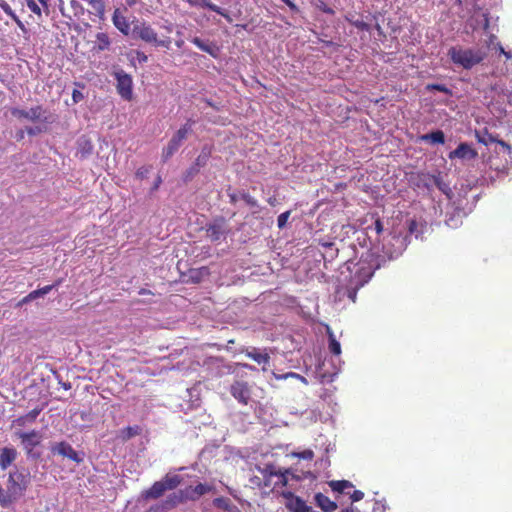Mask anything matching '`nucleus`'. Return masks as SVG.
<instances>
[{
	"instance_id": "f257e3e1",
	"label": "nucleus",
	"mask_w": 512,
	"mask_h": 512,
	"mask_svg": "<svg viewBox=\"0 0 512 512\" xmlns=\"http://www.w3.org/2000/svg\"><path fill=\"white\" fill-rule=\"evenodd\" d=\"M448 56L451 61L464 69H471L481 63L486 54L481 49H463L461 47H451L448 50Z\"/></svg>"
},
{
	"instance_id": "f03ea898",
	"label": "nucleus",
	"mask_w": 512,
	"mask_h": 512,
	"mask_svg": "<svg viewBox=\"0 0 512 512\" xmlns=\"http://www.w3.org/2000/svg\"><path fill=\"white\" fill-rule=\"evenodd\" d=\"M133 34L145 43L166 49L171 47V38L168 36L158 38V34L155 29L146 21H137L133 26Z\"/></svg>"
},
{
	"instance_id": "7ed1b4c3",
	"label": "nucleus",
	"mask_w": 512,
	"mask_h": 512,
	"mask_svg": "<svg viewBox=\"0 0 512 512\" xmlns=\"http://www.w3.org/2000/svg\"><path fill=\"white\" fill-rule=\"evenodd\" d=\"M32 414L28 413L12 422V434L17 440H20L27 453L32 452Z\"/></svg>"
},
{
	"instance_id": "20e7f679",
	"label": "nucleus",
	"mask_w": 512,
	"mask_h": 512,
	"mask_svg": "<svg viewBox=\"0 0 512 512\" xmlns=\"http://www.w3.org/2000/svg\"><path fill=\"white\" fill-rule=\"evenodd\" d=\"M193 122L188 120L184 125H182L176 133L172 136L167 146L162 150V159L166 162L170 159L174 153L180 148L182 142L187 138L188 134L192 130Z\"/></svg>"
},
{
	"instance_id": "39448f33",
	"label": "nucleus",
	"mask_w": 512,
	"mask_h": 512,
	"mask_svg": "<svg viewBox=\"0 0 512 512\" xmlns=\"http://www.w3.org/2000/svg\"><path fill=\"white\" fill-rule=\"evenodd\" d=\"M289 470H277L273 465H266L262 474L264 477V486L269 487L273 485V489L285 487L288 484Z\"/></svg>"
},
{
	"instance_id": "423d86ee",
	"label": "nucleus",
	"mask_w": 512,
	"mask_h": 512,
	"mask_svg": "<svg viewBox=\"0 0 512 512\" xmlns=\"http://www.w3.org/2000/svg\"><path fill=\"white\" fill-rule=\"evenodd\" d=\"M116 79V90L122 99L131 101L133 99V79L132 76L122 69L113 72Z\"/></svg>"
},
{
	"instance_id": "0eeeda50",
	"label": "nucleus",
	"mask_w": 512,
	"mask_h": 512,
	"mask_svg": "<svg viewBox=\"0 0 512 512\" xmlns=\"http://www.w3.org/2000/svg\"><path fill=\"white\" fill-rule=\"evenodd\" d=\"M355 266L356 270L351 283H356V287H362L371 279L377 266L363 258Z\"/></svg>"
},
{
	"instance_id": "6e6552de",
	"label": "nucleus",
	"mask_w": 512,
	"mask_h": 512,
	"mask_svg": "<svg viewBox=\"0 0 512 512\" xmlns=\"http://www.w3.org/2000/svg\"><path fill=\"white\" fill-rule=\"evenodd\" d=\"M230 393L242 405H248L251 399V388L245 381H235L230 386Z\"/></svg>"
},
{
	"instance_id": "1a4fd4ad",
	"label": "nucleus",
	"mask_w": 512,
	"mask_h": 512,
	"mask_svg": "<svg viewBox=\"0 0 512 512\" xmlns=\"http://www.w3.org/2000/svg\"><path fill=\"white\" fill-rule=\"evenodd\" d=\"M281 495L286 499L285 506L291 512H308L312 510L306 502L291 491H283Z\"/></svg>"
},
{
	"instance_id": "9d476101",
	"label": "nucleus",
	"mask_w": 512,
	"mask_h": 512,
	"mask_svg": "<svg viewBox=\"0 0 512 512\" xmlns=\"http://www.w3.org/2000/svg\"><path fill=\"white\" fill-rule=\"evenodd\" d=\"M207 236L211 241L220 240L228 232L227 223L224 217H218L207 227Z\"/></svg>"
},
{
	"instance_id": "9b49d317",
	"label": "nucleus",
	"mask_w": 512,
	"mask_h": 512,
	"mask_svg": "<svg viewBox=\"0 0 512 512\" xmlns=\"http://www.w3.org/2000/svg\"><path fill=\"white\" fill-rule=\"evenodd\" d=\"M28 483V474H24L20 471H14L9 475L8 486L14 489V494L21 495L22 492L27 488Z\"/></svg>"
},
{
	"instance_id": "f8f14e48",
	"label": "nucleus",
	"mask_w": 512,
	"mask_h": 512,
	"mask_svg": "<svg viewBox=\"0 0 512 512\" xmlns=\"http://www.w3.org/2000/svg\"><path fill=\"white\" fill-rule=\"evenodd\" d=\"M478 156L477 151L468 143L463 142L458 147L449 152L448 157L450 160L462 159V160H473Z\"/></svg>"
},
{
	"instance_id": "ddd939ff",
	"label": "nucleus",
	"mask_w": 512,
	"mask_h": 512,
	"mask_svg": "<svg viewBox=\"0 0 512 512\" xmlns=\"http://www.w3.org/2000/svg\"><path fill=\"white\" fill-rule=\"evenodd\" d=\"M214 487L212 485L206 483H199L195 487L189 486L184 491L186 494V499L191 501L198 500L201 496L212 492Z\"/></svg>"
},
{
	"instance_id": "4468645a",
	"label": "nucleus",
	"mask_w": 512,
	"mask_h": 512,
	"mask_svg": "<svg viewBox=\"0 0 512 512\" xmlns=\"http://www.w3.org/2000/svg\"><path fill=\"white\" fill-rule=\"evenodd\" d=\"M53 452H55L63 457H67L76 463H79L82 461V458L79 457L78 453L73 449V447L69 443L64 442V441L58 443L53 448Z\"/></svg>"
},
{
	"instance_id": "2eb2a0df",
	"label": "nucleus",
	"mask_w": 512,
	"mask_h": 512,
	"mask_svg": "<svg viewBox=\"0 0 512 512\" xmlns=\"http://www.w3.org/2000/svg\"><path fill=\"white\" fill-rule=\"evenodd\" d=\"M17 450L13 447H3L0 449V468L6 470L17 458Z\"/></svg>"
},
{
	"instance_id": "dca6fc26",
	"label": "nucleus",
	"mask_w": 512,
	"mask_h": 512,
	"mask_svg": "<svg viewBox=\"0 0 512 512\" xmlns=\"http://www.w3.org/2000/svg\"><path fill=\"white\" fill-rule=\"evenodd\" d=\"M242 353L256 363L263 364L264 366L270 361V355L267 352H262L260 349L255 347L243 349Z\"/></svg>"
},
{
	"instance_id": "f3484780",
	"label": "nucleus",
	"mask_w": 512,
	"mask_h": 512,
	"mask_svg": "<svg viewBox=\"0 0 512 512\" xmlns=\"http://www.w3.org/2000/svg\"><path fill=\"white\" fill-rule=\"evenodd\" d=\"M112 22L114 26L124 35H128L130 32V25L127 18L123 15L119 8H116L113 12Z\"/></svg>"
},
{
	"instance_id": "a211bd4d",
	"label": "nucleus",
	"mask_w": 512,
	"mask_h": 512,
	"mask_svg": "<svg viewBox=\"0 0 512 512\" xmlns=\"http://www.w3.org/2000/svg\"><path fill=\"white\" fill-rule=\"evenodd\" d=\"M315 504L324 512H334L337 509V503L321 492L314 495Z\"/></svg>"
},
{
	"instance_id": "6ab92c4d",
	"label": "nucleus",
	"mask_w": 512,
	"mask_h": 512,
	"mask_svg": "<svg viewBox=\"0 0 512 512\" xmlns=\"http://www.w3.org/2000/svg\"><path fill=\"white\" fill-rule=\"evenodd\" d=\"M186 500L187 499L184 490H181L178 493L170 494L162 503V510H170L176 507L178 504L185 502Z\"/></svg>"
},
{
	"instance_id": "aec40b11",
	"label": "nucleus",
	"mask_w": 512,
	"mask_h": 512,
	"mask_svg": "<svg viewBox=\"0 0 512 512\" xmlns=\"http://www.w3.org/2000/svg\"><path fill=\"white\" fill-rule=\"evenodd\" d=\"M191 42L195 46H197L201 51L206 52V53L210 54L213 57H217V54L219 52V48L217 47L216 44L208 42V41H203L199 37L192 38Z\"/></svg>"
},
{
	"instance_id": "412c9836",
	"label": "nucleus",
	"mask_w": 512,
	"mask_h": 512,
	"mask_svg": "<svg viewBox=\"0 0 512 512\" xmlns=\"http://www.w3.org/2000/svg\"><path fill=\"white\" fill-rule=\"evenodd\" d=\"M165 491L166 490L161 481H156L148 490L142 493V497L146 500L158 499L164 494Z\"/></svg>"
},
{
	"instance_id": "4be33fe9",
	"label": "nucleus",
	"mask_w": 512,
	"mask_h": 512,
	"mask_svg": "<svg viewBox=\"0 0 512 512\" xmlns=\"http://www.w3.org/2000/svg\"><path fill=\"white\" fill-rule=\"evenodd\" d=\"M433 176L434 175L430 173L419 172L416 174L417 181L415 182V185L419 188L423 187L428 191H432L434 188V182L432 181Z\"/></svg>"
},
{
	"instance_id": "5701e85b",
	"label": "nucleus",
	"mask_w": 512,
	"mask_h": 512,
	"mask_svg": "<svg viewBox=\"0 0 512 512\" xmlns=\"http://www.w3.org/2000/svg\"><path fill=\"white\" fill-rule=\"evenodd\" d=\"M199 7H202V8H207L219 15H221L222 17H224L228 22H232V18L230 17V15L228 13L225 12V10H223L221 7L213 4L211 2V0H198V5Z\"/></svg>"
},
{
	"instance_id": "b1692460",
	"label": "nucleus",
	"mask_w": 512,
	"mask_h": 512,
	"mask_svg": "<svg viewBox=\"0 0 512 512\" xmlns=\"http://www.w3.org/2000/svg\"><path fill=\"white\" fill-rule=\"evenodd\" d=\"M142 428L139 425L127 426L120 430L119 437L123 442L130 440L131 438L140 435Z\"/></svg>"
},
{
	"instance_id": "393cba45",
	"label": "nucleus",
	"mask_w": 512,
	"mask_h": 512,
	"mask_svg": "<svg viewBox=\"0 0 512 512\" xmlns=\"http://www.w3.org/2000/svg\"><path fill=\"white\" fill-rule=\"evenodd\" d=\"M19 496V494H14V489L9 486L7 490L0 487V504L4 507L12 504Z\"/></svg>"
},
{
	"instance_id": "a878e982",
	"label": "nucleus",
	"mask_w": 512,
	"mask_h": 512,
	"mask_svg": "<svg viewBox=\"0 0 512 512\" xmlns=\"http://www.w3.org/2000/svg\"><path fill=\"white\" fill-rule=\"evenodd\" d=\"M212 154V146L205 145L202 147L200 154L195 159V162L193 163L195 166H197L199 169L202 167H205L207 165V162Z\"/></svg>"
},
{
	"instance_id": "bb28decb",
	"label": "nucleus",
	"mask_w": 512,
	"mask_h": 512,
	"mask_svg": "<svg viewBox=\"0 0 512 512\" xmlns=\"http://www.w3.org/2000/svg\"><path fill=\"white\" fill-rule=\"evenodd\" d=\"M432 181L434 182V187L438 188L448 198L452 197V189L450 185L443 180L440 172L433 176Z\"/></svg>"
},
{
	"instance_id": "cd10ccee",
	"label": "nucleus",
	"mask_w": 512,
	"mask_h": 512,
	"mask_svg": "<svg viewBox=\"0 0 512 512\" xmlns=\"http://www.w3.org/2000/svg\"><path fill=\"white\" fill-rule=\"evenodd\" d=\"M421 140L424 142H429L431 144H444L445 135L442 130H436L428 134H424L421 137Z\"/></svg>"
},
{
	"instance_id": "c85d7f7f",
	"label": "nucleus",
	"mask_w": 512,
	"mask_h": 512,
	"mask_svg": "<svg viewBox=\"0 0 512 512\" xmlns=\"http://www.w3.org/2000/svg\"><path fill=\"white\" fill-rule=\"evenodd\" d=\"M329 487L332 489L333 492L337 493H346L347 489L353 488V484L348 480H332L328 482Z\"/></svg>"
},
{
	"instance_id": "c756f323",
	"label": "nucleus",
	"mask_w": 512,
	"mask_h": 512,
	"mask_svg": "<svg viewBox=\"0 0 512 512\" xmlns=\"http://www.w3.org/2000/svg\"><path fill=\"white\" fill-rule=\"evenodd\" d=\"M160 481L163 484L165 490H173L181 484L182 477L177 474H166Z\"/></svg>"
},
{
	"instance_id": "7c9ffc66",
	"label": "nucleus",
	"mask_w": 512,
	"mask_h": 512,
	"mask_svg": "<svg viewBox=\"0 0 512 512\" xmlns=\"http://www.w3.org/2000/svg\"><path fill=\"white\" fill-rule=\"evenodd\" d=\"M110 45H111V41H110L108 34H106L104 32H99L96 34V44L93 47L94 50H96L98 52L105 51L110 48Z\"/></svg>"
},
{
	"instance_id": "2f4dec72",
	"label": "nucleus",
	"mask_w": 512,
	"mask_h": 512,
	"mask_svg": "<svg viewBox=\"0 0 512 512\" xmlns=\"http://www.w3.org/2000/svg\"><path fill=\"white\" fill-rule=\"evenodd\" d=\"M92 9V13L103 20L105 17V2L104 0H86Z\"/></svg>"
},
{
	"instance_id": "473e14b6",
	"label": "nucleus",
	"mask_w": 512,
	"mask_h": 512,
	"mask_svg": "<svg viewBox=\"0 0 512 512\" xmlns=\"http://www.w3.org/2000/svg\"><path fill=\"white\" fill-rule=\"evenodd\" d=\"M213 505L217 508L223 509L224 511H231L234 506L232 505L229 498L217 497L213 500Z\"/></svg>"
},
{
	"instance_id": "72a5a7b5",
	"label": "nucleus",
	"mask_w": 512,
	"mask_h": 512,
	"mask_svg": "<svg viewBox=\"0 0 512 512\" xmlns=\"http://www.w3.org/2000/svg\"><path fill=\"white\" fill-rule=\"evenodd\" d=\"M328 335H329V351L333 354V355H340L341 354V345L340 343L336 340V338L334 337L333 333L328 331Z\"/></svg>"
},
{
	"instance_id": "f704fd0d",
	"label": "nucleus",
	"mask_w": 512,
	"mask_h": 512,
	"mask_svg": "<svg viewBox=\"0 0 512 512\" xmlns=\"http://www.w3.org/2000/svg\"><path fill=\"white\" fill-rule=\"evenodd\" d=\"M311 4L323 13L334 15L335 11L329 7L323 0H312Z\"/></svg>"
},
{
	"instance_id": "c9c22d12",
	"label": "nucleus",
	"mask_w": 512,
	"mask_h": 512,
	"mask_svg": "<svg viewBox=\"0 0 512 512\" xmlns=\"http://www.w3.org/2000/svg\"><path fill=\"white\" fill-rule=\"evenodd\" d=\"M426 89L428 91H432V90H436V91H439V92H442V93H445L449 96L452 95V91L451 89H449L446 85L444 84H438V83H432V84H427L426 86Z\"/></svg>"
},
{
	"instance_id": "e433bc0d",
	"label": "nucleus",
	"mask_w": 512,
	"mask_h": 512,
	"mask_svg": "<svg viewBox=\"0 0 512 512\" xmlns=\"http://www.w3.org/2000/svg\"><path fill=\"white\" fill-rule=\"evenodd\" d=\"M70 4H71V8L73 9L74 16L80 17L81 15L84 14V11H85L84 7L78 0H71Z\"/></svg>"
},
{
	"instance_id": "4c0bfd02",
	"label": "nucleus",
	"mask_w": 512,
	"mask_h": 512,
	"mask_svg": "<svg viewBox=\"0 0 512 512\" xmlns=\"http://www.w3.org/2000/svg\"><path fill=\"white\" fill-rule=\"evenodd\" d=\"M290 214H291V210H288V211H285L283 213H281L278 218H277V225H278V228L279 229H283L286 224H287V221L290 217Z\"/></svg>"
},
{
	"instance_id": "58836bf2",
	"label": "nucleus",
	"mask_w": 512,
	"mask_h": 512,
	"mask_svg": "<svg viewBox=\"0 0 512 512\" xmlns=\"http://www.w3.org/2000/svg\"><path fill=\"white\" fill-rule=\"evenodd\" d=\"M293 456L297 457L299 459H304V460L310 461L314 458V452L311 449H306L301 452H294Z\"/></svg>"
},
{
	"instance_id": "ea45409f",
	"label": "nucleus",
	"mask_w": 512,
	"mask_h": 512,
	"mask_svg": "<svg viewBox=\"0 0 512 512\" xmlns=\"http://www.w3.org/2000/svg\"><path fill=\"white\" fill-rule=\"evenodd\" d=\"M346 20L361 31H370V25L362 20H351L348 17H346Z\"/></svg>"
},
{
	"instance_id": "a19ab883",
	"label": "nucleus",
	"mask_w": 512,
	"mask_h": 512,
	"mask_svg": "<svg viewBox=\"0 0 512 512\" xmlns=\"http://www.w3.org/2000/svg\"><path fill=\"white\" fill-rule=\"evenodd\" d=\"M151 168H152L151 166H141L135 172V177L139 180H143V179L147 178L148 174L151 171Z\"/></svg>"
},
{
	"instance_id": "79ce46f5",
	"label": "nucleus",
	"mask_w": 512,
	"mask_h": 512,
	"mask_svg": "<svg viewBox=\"0 0 512 512\" xmlns=\"http://www.w3.org/2000/svg\"><path fill=\"white\" fill-rule=\"evenodd\" d=\"M200 169L195 166L194 164H192L186 171L185 175H184V180L185 181H190L191 179H193L198 173H199Z\"/></svg>"
},
{
	"instance_id": "37998d69",
	"label": "nucleus",
	"mask_w": 512,
	"mask_h": 512,
	"mask_svg": "<svg viewBox=\"0 0 512 512\" xmlns=\"http://www.w3.org/2000/svg\"><path fill=\"white\" fill-rule=\"evenodd\" d=\"M241 199L245 201V203L251 207H255L258 205L257 200L251 196L249 193L243 192L241 193Z\"/></svg>"
},
{
	"instance_id": "c03bdc74",
	"label": "nucleus",
	"mask_w": 512,
	"mask_h": 512,
	"mask_svg": "<svg viewBox=\"0 0 512 512\" xmlns=\"http://www.w3.org/2000/svg\"><path fill=\"white\" fill-rule=\"evenodd\" d=\"M11 115L17 119H28L29 118L28 112L21 110V109H17V108L11 109Z\"/></svg>"
},
{
	"instance_id": "a18cd8bd",
	"label": "nucleus",
	"mask_w": 512,
	"mask_h": 512,
	"mask_svg": "<svg viewBox=\"0 0 512 512\" xmlns=\"http://www.w3.org/2000/svg\"><path fill=\"white\" fill-rule=\"evenodd\" d=\"M55 285H47L43 288H39L37 290H34V299L41 297L45 294H47Z\"/></svg>"
},
{
	"instance_id": "49530a36",
	"label": "nucleus",
	"mask_w": 512,
	"mask_h": 512,
	"mask_svg": "<svg viewBox=\"0 0 512 512\" xmlns=\"http://www.w3.org/2000/svg\"><path fill=\"white\" fill-rule=\"evenodd\" d=\"M353 284V287H350L348 290H347V296L348 298L352 301V302H355L356 301V297H357V291L360 287H356V283H352Z\"/></svg>"
},
{
	"instance_id": "de8ad7c7",
	"label": "nucleus",
	"mask_w": 512,
	"mask_h": 512,
	"mask_svg": "<svg viewBox=\"0 0 512 512\" xmlns=\"http://www.w3.org/2000/svg\"><path fill=\"white\" fill-rule=\"evenodd\" d=\"M83 99H84V95L80 90L74 89L72 91V100L75 104L81 102Z\"/></svg>"
},
{
	"instance_id": "09e8293b",
	"label": "nucleus",
	"mask_w": 512,
	"mask_h": 512,
	"mask_svg": "<svg viewBox=\"0 0 512 512\" xmlns=\"http://www.w3.org/2000/svg\"><path fill=\"white\" fill-rule=\"evenodd\" d=\"M363 497H364V493L360 490H354L350 494V498H351L352 502H358V501L362 500Z\"/></svg>"
},
{
	"instance_id": "8fccbe9b",
	"label": "nucleus",
	"mask_w": 512,
	"mask_h": 512,
	"mask_svg": "<svg viewBox=\"0 0 512 512\" xmlns=\"http://www.w3.org/2000/svg\"><path fill=\"white\" fill-rule=\"evenodd\" d=\"M211 365L215 369L227 368V371L230 372V367L225 366L220 359H215L211 362Z\"/></svg>"
},
{
	"instance_id": "3c124183",
	"label": "nucleus",
	"mask_w": 512,
	"mask_h": 512,
	"mask_svg": "<svg viewBox=\"0 0 512 512\" xmlns=\"http://www.w3.org/2000/svg\"><path fill=\"white\" fill-rule=\"evenodd\" d=\"M322 246L333 251V253L331 254L332 259L337 255L338 249L334 248V243L325 242V243H322Z\"/></svg>"
},
{
	"instance_id": "603ef678",
	"label": "nucleus",
	"mask_w": 512,
	"mask_h": 512,
	"mask_svg": "<svg viewBox=\"0 0 512 512\" xmlns=\"http://www.w3.org/2000/svg\"><path fill=\"white\" fill-rule=\"evenodd\" d=\"M374 229L378 235H380L383 232V224L380 218H377L374 223Z\"/></svg>"
},
{
	"instance_id": "864d4df0",
	"label": "nucleus",
	"mask_w": 512,
	"mask_h": 512,
	"mask_svg": "<svg viewBox=\"0 0 512 512\" xmlns=\"http://www.w3.org/2000/svg\"><path fill=\"white\" fill-rule=\"evenodd\" d=\"M0 7L5 11L6 14L14 16L11 7L5 1H0Z\"/></svg>"
},
{
	"instance_id": "5fc2aeb1",
	"label": "nucleus",
	"mask_w": 512,
	"mask_h": 512,
	"mask_svg": "<svg viewBox=\"0 0 512 512\" xmlns=\"http://www.w3.org/2000/svg\"><path fill=\"white\" fill-rule=\"evenodd\" d=\"M136 56H137V60L140 63L147 62V60H148V57H147V55L144 52L137 51L136 52Z\"/></svg>"
},
{
	"instance_id": "6e6d98bb",
	"label": "nucleus",
	"mask_w": 512,
	"mask_h": 512,
	"mask_svg": "<svg viewBox=\"0 0 512 512\" xmlns=\"http://www.w3.org/2000/svg\"><path fill=\"white\" fill-rule=\"evenodd\" d=\"M417 226H418V224H417L416 220H413V219H412V220H410V221H409V224H408V230H409V232H410L411 234H413V233L416 231Z\"/></svg>"
},
{
	"instance_id": "4d7b16f0",
	"label": "nucleus",
	"mask_w": 512,
	"mask_h": 512,
	"mask_svg": "<svg viewBox=\"0 0 512 512\" xmlns=\"http://www.w3.org/2000/svg\"><path fill=\"white\" fill-rule=\"evenodd\" d=\"M288 377H291V378H301L304 380V378L302 376H300L299 374L297 373H294V372H289L287 374H285L284 376H280V377H277L278 379H286Z\"/></svg>"
},
{
	"instance_id": "13d9d810",
	"label": "nucleus",
	"mask_w": 512,
	"mask_h": 512,
	"mask_svg": "<svg viewBox=\"0 0 512 512\" xmlns=\"http://www.w3.org/2000/svg\"><path fill=\"white\" fill-rule=\"evenodd\" d=\"M166 510H162V504L152 506L148 509L147 512H165Z\"/></svg>"
},
{
	"instance_id": "bf43d9fd",
	"label": "nucleus",
	"mask_w": 512,
	"mask_h": 512,
	"mask_svg": "<svg viewBox=\"0 0 512 512\" xmlns=\"http://www.w3.org/2000/svg\"><path fill=\"white\" fill-rule=\"evenodd\" d=\"M38 1H39V2L41 3V5L43 6V10H44V12H45L46 14H48V13H49V4H48L49 0H38Z\"/></svg>"
},
{
	"instance_id": "052dcab7",
	"label": "nucleus",
	"mask_w": 512,
	"mask_h": 512,
	"mask_svg": "<svg viewBox=\"0 0 512 512\" xmlns=\"http://www.w3.org/2000/svg\"><path fill=\"white\" fill-rule=\"evenodd\" d=\"M162 183V179H161V176H157L156 180H155V183L152 187V190L155 191L159 188L160 184Z\"/></svg>"
},
{
	"instance_id": "680f3d73",
	"label": "nucleus",
	"mask_w": 512,
	"mask_h": 512,
	"mask_svg": "<svg viewBox=\"0 0 512 512\" xmlns=\"http://www.w3.org/2000/svg\"><path fill=\"white\" fill-rule=\"evenodd\" d=\"M496 142H497L498 144H500L502 147H505V148H507V149H510V145H509V144H507L505 141H503V140H497Z\"/></svg>"
},
{
	"instance_id": "e2e57ef3",
	"label": "nucleus",
	"mask_w": 512,
	"mask_h": 512,
	"mask_svg": "<svg viewBox=\"0 0 512 512\" xmlns=\"http://www.w3.org/2000/svg\"><path fill=\"white\" fill-rule=\"evenodd\" d=\"M32 298V293H29L26 297L23 298L21 302H19V305L22 303L28 302Z\"/></svg>"
},
{
	"instance_id": "0e129e2a",
	"label": "nucleus",
	"mask_w": 512,
	"mask_h": 512,
	"mask_svg": "<svg viewBox=\"0 0 512 512\" xmlns=\"http://www.w3.org/2000/svg\"><path fill=\"white\" fill-rule=\"evenodd\" d=\"M229 198H230V202H231L232 204L236 203V202H237V200H238V199H237V196H236L235 194H230V195H229Z\"/></svg>"
},
{
	"instance_id": "69168bd1",
	"label": "nucleus",
	"mask_w": 512,
	"mask_h": 512,
	"mask_svg": "<svg viewBox=\"0 0 512 512\" xmlns=\"http://www.w3.org/2000/svg\"><path fill=\"white\" fill-rule=\"evenodd\" d=\"M187 3H189V5L191 6H197L198 5V0H185Z\"/></svg>"
},
{
	"instance_id": "338daca9",
	"label": "nucleus",
	"mask_w": 512,
	"mask_h": 512,
	"mask_svg": "<svg viewBox=\"0 0 512 512\" xmlns=\"http://www.w3.org/2000/svg\"><path fill=\"white\" fill-rule=\"evenodd\" d=\"M503 55L506 57V59H512V51H505Z\"/></svg>"
},
{
	"instance_id": "774afa93",
	"label": "nucleus",
	"mask_w": 512,
	"mask_h": 512,
	"mask_svg": "<svg viewBox=\"0 0 512 512\" xmlns=\"http://www.w3.org/2000/svg\"><path fill=\"white\" fill-rule=\"evenodd\" d=\"M268 203H269L271 206H275V204H276V198H274V197H270V198L268 199Z\"/></svg>"
}]
</instances>
